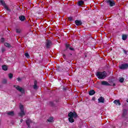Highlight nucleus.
<instances>
[{
    "mask_svg": "<svg viewBox=\"0 0 128 128\" xmlns=\"http://www.w3.org/2000/svg\"><path fill=\"white\" fill-rule=\"evenodd\" d=\"M68 116L69 118L68 120L70 122H74V118H78V114H76V112H70V113H68Z\"/></svg>",
    "mask_w": 128,
    "mask_h": 128,
    "instance_id": "1",
    "label": "nucleus"
},
{
    "mask_svg": "<svg viewBox=\"0 0 128 128\" xmlns=\"http://www.w3.org/2000/svg\"><path fill=\"white\" fill-rule=\"evenodd\" d=\"M96 76L98 78L104 80V78H106V72H97L96 73Z\"/></svg>",
    "mask_w": 128,
    "mask_h": 128,
    "instance_id": "2",
    "label": "nucleus"
},
{
    "mask_svg": "<svg viewBox=\"0 0 128 128\" xmlns=\"http://www.w3.org/2000/svg\"><path fill=\"white\" fill-rule=\"evenodd\" d=\"M20 112L19 113V116H20L21 118H22V116H24L26 114V113H24V106L22 104H20Z\"/></svg>",
    "mask_w": 128,
    "mask_h": 128,
    "instance_id": "3",
    "label": "nucleus"
},
{
    "mask_svg": "<svg viewBox=\"0 0 128 128\" xmlns=\"http://www.w3.org/2000/svg\"><path fill=\"white\" fill-rule=\"evenodd\" d=\"M106 2L107 4L110 6H116V2L114 0H106L105 1Z\"/></svg>",
    "mask_w": 128,
    "mask_h": 128,
    "instance_id": "4",
    "label": "nucleus"
},
{
    "mask_svg": "<svg viewBox=\"0 0 128 128\" xmlns=\"http://www.w3.org/2000/svg\"><path fill=\"white\" fill-rule=\"evenodd\" d=\"M14 87L16 88L17 90H18L21 94H24V90L22 88L18 86L15 85Z\"/></svg>",
    "mask_w": 128,
    "mask_h": 128,
    "instance_id": "5",
    "label": "nucleus"
},
{
    "mask_svg": "<svg viewBox=\"0 0 128 128\" xmlns=\"http://www.w3.org/2000/svg\"><path fill=\"white\" fill-rule=\"evenodd\" d=\"M120 70H126L128 68V64H122L120 66Z\"/></svg>",
    "mask_w": 128,
    "mask_h": 128,
    "instance_id": "6",
    "label": "nucleus"
},
{
    "mask_svg": "<svg viewBox=\"0 0 128 128\" xmlns=\"http://www.w3.org/2000/svg\"><path fill=\"white\" fill-rule=\"evenodd\" d=\"M52 41L50 40H48L46 42V48H50V46H52Z\"/></svg>",
    "mask_w": 128,
    "mask_h": 128,
    "instance_id": "7",
    "label": "nucleus"
},
{
    "mask_svg": "<svg viewBox=\"0 0 128 128\" xmlns=\"http://www.w3.org/2000/svg\"><path fill=\"white\" fill-rule=\"evenodd\" d=\"M0 2L2 4V6H4V8L5 10H8V12H10V10L8 8V6H6V4H4V1L1 0Z\"/></svg>",
    "mask_w": 128,
    "mask_h": 128,
    "instance_id": "8",
    "label": "nucleus"
},
{
    "mask_svg": "<svg viewBox=\"0 0 128 128\" xmlns=\"http://www.w3.org/2000/svg\"><path fill=\"white\" fill-rule=\"evenodd\" d=\"M98 102H102V104H104V98L102 96L100 97V98L98 99Z\"/></svg>",
    "mask_w": 128,
    "mask_h": 128,
    "instance_id": "9",
    "label": "nucleus"
},
{
    "mask_svg": "<svg viewBox=\"0 0 128 128\" xmlns=\"http://www.w3.org/2000/svg\"><path fill=\"white\" fill-rule=\"evenodd\" d=\"M75 24L76 26H82V22L80 20H75Z\"/></svg>",
    "mask_w": 128,
    "mask_h": 128,
    "instance_id": "10",
    "label": "nucleus"
},
{
    "mask_svg": "<svg viewBox=\"0 0 128 128\" xmlns=\"http://www.w3.org/2000/svg\"><path fill=\"white\" fill-rule=\"evenodd\" d=\"M101 84H102V86H110V83L106 81H102L101 82Z\"/></svg>",
    "mask_w": 128,
    "mask_h": 128,
    "instance_id": "11",
    "label": "nucleus"
},
{
    "mask_svg": "<svg viewBox=\"0 0 128 128\" xmlns=\"http://www.w3.org/2000/svg\"><path fill=\"white\" fill-rule=\"evenodd\" d=\"M34 90H38V82L36 80L34 81V85L33 86Z\"/></svg>",
    "mask_w": 128,
    "mask_h": 128,
    "instance_id": "12",
    "label": "nucleus"
},
{
    "mask_svg": "<svg viewBox=\"0 0 128 128\" xmlns=\"http://www.w3.org/2000/svg\"><path fill=\"white\" fill-rule=\"evenodd\" d=\"M6 114L8 116H12L14 115V111L8 112H6Z\"/></svg>",
    "mask_w": 128,
    "mask_h": 128,
    "instance_id": "13",
    "label": "nucleus"
},
{
    "mask_svg": "<svg viewBox=\"0 0 128 128\" xmlns=\"http://www.w3.org/2000/svg\"><path fill=\"white\" fill-rule=\"evenodd\" d=\"M26 124L28 128H30V124H32V120H30V119L27 120H26Z\"/></svg>",
    "mask_w": 128,
    "mask_h": 128,
    "instance_id": "14",
    "label": "nucleus"
},
{
    "mask_svg": "<svg viewBox=\"0 0 128 128\" xmlns=\"http://www.w3.org/2000/svg\"><path fill=\"white\" fill-rule=\"evenodd\" d=\"M114 103L116 106H120V100H115L114 101Z\"/></svg>",
    "mask_w": 128,
    "mask_h": 128,
    "instance_id": "15",
    "label": "nucleus"
},
{
    "mask_svg": "<svg viewBox=\"0 0 128 128\" xmlns=\"http://www.w3.org/2000/svg\"><path fill=\"white\" fill-rule=\"evenodd\" d=\"M19 19L22 22H24V20H26V17H24V16H19Z\"/></svg>",
    "mask_w": 128,
    "mask_h": 128,
    "instance_id": "16",
    "label": "nucleus"
},
{
    "mask_svg": "<svg viewBox=\"0 0 128 128\" xmlns=\"http://www.w3.org/2000/svg\"><path fill=\"white\" fill-rule=\"evenodd\" d=\"M96 94V92H94V90H91L89 92V94L90 96H94Z\"/></svg>",
    "mask_w": 128,
    "mask_h": 128,
    "instance_id": "17",
    "label": "nucleus"
},
{
    "mask_svg": "<svg viewBox=\"0 0 128 128\" xmlns=\"http://www.w3.org/2000/svg\"><path fill=\"white\" fill-rule=\"evenodd\" d=\"M128 38V36L126 34H122V40H126Z\"/></svg>",
    "mask_w": 128,
    "mask_h": 128,
    "instance_id": "18",
    "label": "nucleus"
},
{
    "mask_svg": "<svg viewBox=\"0 0 128 128\" xmlns=\"http://www.w3.org/2000/svg\"><path fill=\"white\" fill-rule=\"evenodd\" d=\"M4 46H6V48H10V46H12L8 42H5Z\"/></svg>",
    "mask_w": 128,
    "mask_h": 128,
    "instance_id": "19",
    "label": "nucleus"
},
{
    "mask_svg": "<svg viewBox=\"0 0 128 128\" xmlns=\"http://www.w3.org/2000/svg\"><path fill=\"white\" fill-rule=\"evenodd\" d=\"M2 68L4 70H8V66L6 65L2 66Z\"/></svg>",
    "mask_w": 128,
    "mask_h": 128,
    "instance_id": "20",
    "label": "nucleus"
},
{
    "mask_svg": "<svg viewBox=\"0 0 128 128\" xmlns=\"http://www.w3.org/2000/svg\"><path fill=\"white\" fill-rule=\"evenodd\" d=\"M54 120V118L52 117H50V118L48 120V122H52Z\"/></svg>",
    "mask_w": 128,
    "mask_h": 128,
    "instance_id": "21",
    "label": "nucleus"
},
{
    "mask_svg": "<svg viewBox=\"0 0 128 128\" xmlns=\"http://www.w3.org/2000/svg\"><path fill=\"white\" fill-rule=\"evenodd\" d=\"M84 1L80 0L78 2V6H82V4H83Z\"/></svg>",
    "mask_w": 128,
    "mask_h": 128,
    "instance_id": "22",
    "label": "nucleus"
},
{
    "mask_svg": "<svg viewBox=\"0 0 128 128\" xmlns=\"http://www.w3.org/2000/svg\"><path fill=\"white\" fill-rule=\"evenodd\" d=\"M124 78H120L119 79V82H124Z\"/></svg>",
    "mask_w": 128,
    "mask_h": 128,
    "instance_id": "23",
    "label": "nucleus"
},
{
    "mask_svg": "<svg viewBox=\"0 0 128 128\" xmlns=\"http://www.w3.org/2000/svg\"><path fill=\"white\" fill-rule=\"evenodd\" d=\"M24 56H26V58H30V54H28V53L26 52L24 54Z\"/></svg>",
    "mask_w": 128,
    "mask_h": 128,
    "instance_id": "24",
    "label": "nucleus"
},
{
    "mask_svg": "<svg viewBox=\"0 0 128 128\" xmlns=\"http://www.w3.org/2000/svg\"><path fill=\"white\" fill-rule=\"evenodd\" d=\"M12 76H14V75H12V74L11 73L8 74V77L10 78H12Z\"/></svg>",
    "mask_w": 128,
    "mask_h": 128,
    "instance_id": "25",
    "label": "nucleus"
},
{
    "mask_svg": "<svg viewBox=\"0 0 128 128\" xmlns=\"http://www.w3.org/2000/svg\"><path fill=\"white\" fill-rule=\"evenodd\" d=\"M2 82V84H6V82H7L6 79H4Z\"/></svg>",
    "mask_w": 128,
    "mask_h": 128,
    "instance_id": "26",
    "label": "nucleus"
},
{
    "mask_svg": "<svg viewBox=\"0 0 128 128\" xmlns=\"http://www.w3.org/2000/svg\"><path fill=\"white\" fill-rule=\"evenodd\" d=\"M6 52V48L4 47L2 48V52Z\"/></svg>",
    "mask_w": 128,
    "mask_h": 128,
    "instance_id": "27",
    "label": "nucleus"
},
{
    "mask_svg": "<svg viewBox=\"0 0 128 128\" xmlns=\"http://www.w3.org/2000/svg\"><path fill=\"white\" fill-rule=\"evenodd\" d=\"M16 32L17 34H20V29H16Z\"/></svg>",
    "mask_w": 128,
    "mask_h": 128,
    "instance_id": "28",
    "label": "nucleus"
},
{
    "mask_svg": "<svg viewBox=\"0 0 128 128\" xmlns=\"http://www.w3.org/2000/svg\"><path fill=\"white\" fill-rule=\"evenodd\" d=\"M66 50H68V48H70V44H66Z\"/></svg>",
    "mask_w": 128,
    "mask_h": 128,
    "instance_id": "29",
    "label": "nucleus"
},
{
    "mask_svg": "<svg viewBox=\"0 0 128 128\" xmlns=\"http://www.w3.org/2000/svg\"><path fill=\"white\" fill-rule=\"evenodd\" d=\"M68 20H70V22L72 21V16L68 17Z\"/></svg>",
    "mask_w": 128,
    "mask_h": 128,
    "instance_id": "30",
    "label": "nucleus"
},
{
    "mask_svg": "<svg viewBox=\"0 0 128 128\" xmlns=\"http://www.w3.org/2000/svg\"><path fill=\"white\" fill-rule=\"evenodd\" d=\"M123 52H124V54H128V51L124 50H123Z\"/></svg>",
    "mask_w": 128,
    "mask_h": 128,
    "instance_id": "31",
    "label": "nucleus"
},
{
    "mask_svg": "<svg viewBox=\"0 0 128 128\" xmlns=\"http://www.w3.org/2000/svg\"><path fill=\"white\" fill-rule=\"evenodd\" d=\"M63 58H64V60H66V54H63Z\"/></svg>",
    "mask_w": 128,
    "mask_h": 128,
    "instance_id": "32",
    "label": "nucleus"
},
{
    "mask_svg": "<svg viewBox=\"0 0 128 128\" xmlns=\"http://www.w3.org/2000/svg\"><path fill=\"white\" fill-rule=\"evenodd\" d=\"M2 42H4V38H2L0 40Z\"/></svg>",
    "mask_w": 128,
    "mask_h": 128,
    "instance_id": "33",
    "label": "nucleus"
},
{
    "mask_svg": "<svg viewBox=\"0 0 128 128\" xmlns=\"http://www.w3.org/2000/svg\"><path fill=\"white\" fill-rule=\"evenodd\" d=\"M70 48V50H74V49L70 47V48Z\"/></svg>",
    "mask_w": 128,
    "mask_h": 128,
    "instance_id": "34",
    "label": "nucleus"
},
{
    "mask_svg": "<svg viewBox=\"0 0 128 128\" xmlns=\"http://www.w3.org/2000/svg\"><path fill=\"white\" fill-rule=\"evenodd\" d=\"M17 80H18V82H20V80H22V79H20V78H17Z\"/></svg>",
    "mask_w": 128,
    "mask_h": 128,
    "instance_id": "35",
    "label": "nucleus"
},
{
    "mask_svg": "<svg viewBox=\"0 0 128 128\" xmlns=\"http://www.w3.org/2000/svg\"><path fill=\"white\" fill-rule=\"evenodd\" d=\"M50 104H51V106H54V102H50Z\"/></svg>",
    "mask_w": 128,
    "mask_h": 128,
    "instance_id": "36",
    "label": "nucleus"
},
{
    "mask_svg": "<svg viewBox=\"0 0 128 128\" xmlns=\"http://www.w3.org/2000/svg\"><path fill=\"white\" fill-rule=\"evenodd\" d=\"M20 122H24V120L22 119Z\"/></svg>",
    "mask_w": 128,
    "mask_h": 128,
    "instance_id": "37",
    "label": "nucleus"
},
{
    "mask_svg": "<svg viewBox=\"0 0 128 128\" xmlns=\"http://www.w3.org/2000/svg\"><path fill=\"white\" fill-rule=\"evenodd\" d=\"M112 86H116V84H112Z\"/></svg>",
    "mask_w": 128,
    "mask_h": 128,
    "instance_id": "38",
    "label": "nucleus"
},
{
    "mask_svg": "<svg viewBox=\"0 0 128 128\" xmlns=\"http://www.w3.org/2000/svg\"><path fill=\"white\" fill-rule=\"evenodd\" d=\"M58 102V100H56V102Z\"/></svg>",
    "mask_w": 128,
    "mask_h": 128,
    "instance_id": "39",
    "label": "nucleus"
},
{
    "mask_svg": "<svg viewBox=\"0 0 128 128\" xmlns=\"http://www.w3.org/2000/svg\"><path fill=\"white\" fill-rule=\"evenodd\" d=\"M0 62H2V59L0 58Z\"/></svg>",
    "mask_w": 128,
    "mask_h": 128,
    "instance_id": "40",
    "label": "nucleus"
},
{
    "mask_svg": "<svg viewBox=\"0 0 128 128\" xmlns=\"http://www.w3.org/2000/svg\"><path fill=\"white\" fill-rule=\"evenodd\" d=\"M93 100H94V98H92Z\"/></svg>",
    "mask_w": 128,
    "mask_h": 128,
    "instance_id": "41",
    "label": "nucleus"
},
{
    "mask_svg": "<svg viewBox=\"0 0 128 128\" xmlns=\"http://www.w3.org/2000/svg\"><path fill=\"white\" fill-rule=\"evenodd\" d=\"M126 102H128V100H126Z\"/></svg>",
    "mask_w": 128,
    "mask_h": 128,
    "instance_id": "42",
    "label": "nucleus"
},
{
    "mask_svg": "<svg viewBox=\"0 0 128 128\" xmlns=\"http://www.w3.org/2000/svg\"><path fill=\"white\" fill-rule=\"evenodd\" d=\"M70 54V56H72V54Z\"/></svg>",
    "mask_w": 128,
    "mask_h": 128,
    "instance_id": "43",
    "label": "nucleus"
},
{
    "mask_svg": "<svg viewBox=\"0 0 128 128\" xmlns=\"http://www.w3.org/2000/svg\"><path fill=\"white\" fill-rule=\"evenodd\" d=\"M70 54V56H72V54Z\"/></svg>",
    "mask_w": 128,
    "mask_h": 128,
    "instance_id": "44",
    "label": "nucleus"
},
{
    "mask_svg": "<svg viewBox=\"0 0 128 128\" xmlns=\"http://www.w3.org/2000/svg\"><path fill=\"white\" fill-rule=\"evenodd\" d=\"M2 0H0V2Z\"/></svg>",
    "mask_w": 128,
    "mask_h": 128,
    "instance_id": "45",
    "label": "nucleus"
}]
</instances>
